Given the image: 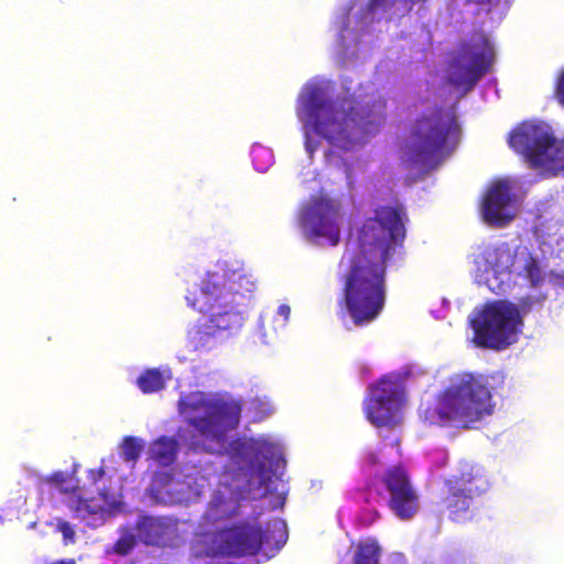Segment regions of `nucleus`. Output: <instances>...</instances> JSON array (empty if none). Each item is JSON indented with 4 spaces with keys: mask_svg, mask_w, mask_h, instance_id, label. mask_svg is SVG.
I'll return each instance as SVG.
<instances>
[{
    "mask_svg": "<svg viewBox=\"0 0 564 564\" xmlns=\"http://www.w3.org/2000/svg\"><path fill=\"white\" fill-rule=\"evenodd\" d=\"M495 58V47L488 35L482 30L474 32L459 43L451 64L448 83L465 93L470 91L491 70Z\"/></svg>",
    "mask_w": 564,
    "mask_h": 564,
    "instance_id": "9d476101",
    "label": "nucleus"
},
{
    "mask_svg": "<svg viewBox=\"0 0 564 564\" xmlns=\"http://www.w3.org/2000/svg\"><path fill=\"white\" fill-rule=\"evenodd\" d=\"M508 143L542 178L564 176V137L549 123L524 121L510 132Z\"/></svg>",
    "mask_w": 564,
    "mask_h": 564,
    "instance_id": "423d86ee",
    "label": "nucleus"
},
{
    "mask_svg": "<svg viewBox=\"0 0 564 564\" xmlns=\"http://www.w3.org/2000/svg\"><path fill=\"white\" fill-rule=\"evenodd\" d=\"M138 539L147 545L165 546L177 538V521L163 517H141L135 525Z\"/></svg>",
    "mask_w": 564,
    "mask_h": 564,
    "instance_id": "f3484780",
    "label": "nucleus"
},
{
    "mask_svg": "<svg viewBox=\"0 0 564 564\" xmlns=\"http://www.w3.org/2000/svg\"><path fill=\"white\" fill-rule=\"evenodd\" d=\"M367 419L377 427L388 424V377L382 376L371 386L366 400Z\"/></svg>",
    "mask_w": 564,
    "mask_h": 564,
    "instance_id": "6ab92c4d",
    "label": "nucleus"
},
{
    "mask_svg": "<svg viewBox=\"0 0 564 564\" xmlns=\"http://www.w3.org/2000/svg\"><path fill=\"white\" fill-rule=\"evenodd\" d=\"M411 376L410 370L390 373V426L400 424L408 404L405 382Z\"/></svg>",
    "mask_w": 564,
    "mask_h": 564,
    "instance_id": "aec40b11",
    "label": "nucleus"
},
{
    "mask_svg": "<svg viewBox=\"0 0 564 564\" xmlns=\"http://www.w3.org/2000/svg\"><path fill=\"white\" fill-rule=\"evenodd\" d=\"M279 531H280V538H281V539H280V541H276V542H275V546H276V549H280V547L284 544V542H285V538H284V531H283V529H281V528H280V529H279Z\"/></svg>",
    "mask_w": 564,
    "mask_h": 564,
    "instance_id": "e433bc0d",
    "label": "nucleus"
},
{
    "mask_svg": "<svg viewBox=\"0 0 564 564\" xmlns=\"http://www.w3.org/2000/svg\"><path fill=\"white\" fill-rule=\"evenodd\" d=\"M381 549L376 542H359L352 557V564H379Z\"/></svg>",
    "mask_w": 564,
    "mask_h": 564,
    "instance_id": "b1692460",
    "label": "nucleus"
},
{
    "mask_svg": "<svg viewBox=\"0 0 564 564\" xmlns=\"http://www.w3.org/2000/svg\"><path fill=\"white\" fill-rule=\"evenodd\" d=\"M544 297H521L518 304L509 301H495L471 319L474 343L480 348L501 350L517 339L522 326V316L535 305H541Z\"/></svg>",
    "mask_w": 564,
    "mask_h": 564,
    "instance_id": "0eeeda50",
    "label": "nucleus"
},
{
    "mask_svg": "<svg viewBox=\"0 0 564 564\" xmlns=\"http://www.w3.org/2000/svg\"><path fill=\"white\" fill-rule=\"evenodd\" d=\"M516 272L528 280L533 288L540 286L544 281V273L538 259L525 247L520 250Z\"/></svg>",
    "mask_w": 564,
    "mask_h": 564,
    "instance_id": "412c9836",
    "label": "nucleus"
},
{
    "mask_svg": "<svg viewBox=\"0 0 564 564\" xmlns=\"http://www.w3.org/2000/svg\"><path fill=\"white\" fill-rule=\"evenodd\" d=\"M360 253L344 278L343 300L355 325L376 319L386 302L388 213L377 212L359 234Z\"/></svg>",
    "mask_w": 564,
    "mask_h": 564,
    "instance_id": "f257e3e1",
    "label": "nucleus"
},
{
    "mask_svg": "<svg viewBox=\"0 0 564 564\" xmlns=\"http://www.w3.org/2000/svg\"><path fill=\"white\" fill-rule=\"evenodd\" d=\"M339 209L328 198L314 199L303 212L301 226L310 240L324 238L330 246L340 241V229L337 224Z\"/></svg>",
    "mask_w": 564,
    "mask_h": 564,
    "instance_id": "f8f14e48",
    "label": "nucleus"
},
{
    "mask_svg": "<svg viewBox=\"0 0 564 564\" xmlns=\"http://www.w3.org/2000/svg\"><path fill=\"white\" fill-rule=\"evenodd\" d=\"M488 489L489 481L482 468L463 463L458 474L444 481L440 505L452 521L466 522L474 516L476 500Z\"/></svg>",
    "mask_w": 564,
    "mask_h": 564,
    "instance_id": "1a4fd4ad",
    "label": "nucleus"
},
{
    "mask_svg": "<svg viewBox=\"0 0 564 564\" xmlns=\"http://www.w3.org/2000/svg\"><path fill=\"white\" fill-rule=\"evenodd\" d=\"M409 217L403 205L390 206V268L403 260V241Z\"/></svg>",
    "mask_w": 564,
    "mask_h": 564,
    "instance_id": "a211bd4d",
    "label": "nucleus"
},
{
    "mask_svg": "<svg viewBox=\"0 0 564 564\" xmlns=\"http://www.w3.org/2000/svg\"><path fill=\"white\" fill-rule=\"evenodd\" d=\"M553 96L555 100L564 107V67L556 77Z\"/></svg>",
    "mask_w": 564,
    "mask_h": 564,
    "instance_id": "7c9ffc66",
    "label": "nucleus"
},
{
    "mask_svg": "<svg viewBox=\"0 0 564 564\" xmlns=\"http://www.w3.org/2000/svg\"><path fill=\"white\" fill-rule=\"evenodd\" d=\"M135 535L127 533L121 535L116 541L112 549L116 554L124 556L132 551V549L135 546Z\"/></svg>",
    "mask_w": 564,
    "mask_h": 564,
    "instance_id": "cd10ccee",
    "label": "nucleus"
},
{
    "mask_svg": "<svg viewBox=\"0 0 564 564\" xmlns=\"http://www.w3.org/2000/svg\"><path fill=\"white\" fill-rule=\"evenodd\" d=\"M218 505H213L209 510H208V513H207V518L213 520V521H216V520H220L224 518L223 514H219L218 512H216V509H217Z\"/></svg>",
    "mask_w": 564,
    "mask_h": 564,
    "instance_id": "c9c22d12",
    "label": "nucleus"
},
{
    "mask_svg": "<svg viewBox=\"0 0 564 564\" xmlns=\"http://www.w3.org/2000/svg\"><path fill=\"white\" fill-rule=\"evenodd\" d=\"M299 115L313 123L317 134L345 150L355 143L357 133L369 132V127L376 122L370 112L360 108L338 109L319 86H311L301 96Z\"/></svg>",
    "mask_w": 564,
    "mask_h": 564,
    "instance_id": "39448f33",
    "label": "nucleus"
},
{
    "mask_svg": "<svg viewBox=\"0 0 564 564\" xmlns=\"http://www.w3.org/2000/svg\"><path fill=\"white\" fill-rule=\"evenodd\" d=\"M388 0H370L358 14L352 17V8L341 13L337 19L338 43L343 48L350 43L358 44L370 24L380 20L386 12Z\"/></svg>",
    "mask_w": 564,
    "mask_h": 564,
    "instance_id": "4468645a",
    "label": "nucleus"
},
{
    "mask_svg": "<svg viewBox=\"0 0 564 564\" xmlns=\"http://www.w3.org/2000/svg\"><path fill=\"white\" fill-rule=\"evenodd\" d=\"M105 474H106V471H105L104 467H99V468H95V469H89L88 470V478H89V480L93 484H97V482H99L104 478Z\"/></svg>",
    "mask_w": 564,
    "mask_h": 564,
    "instance_id": "72a5a7b5",
    "label": "nucleus"
},
{
    "mask_svg": "<svg viewBox=\"0 0 564 564\" xmlns=\"http://www.w3.org/2000/svg\"><path fill=\"white\" fill-rule=\"evenodd\" d=\"M73 516L87 525L96 527L97 520L101 519L102 508L93 502V500L83 499L82 497L70 498L67 503Z\"/></svg>",
    "mask_w": 564,
    "mask_h": 564,
    "instance_id": "5701e85b",
    "label": "nucleus"
},
{
    "mask_svg": "<svg viewBox=\"0 0 564 564\" xmlns=\"http://www.w3.org/2000/svg\"><path fill=\"white\" fill-rule=\"evenodd\" d=\"M52 564H76V562H75V560L69 558V560H61V561H57V562L52 563Z\"/></svg>",
    "mask_w": 564,
    "mask_h": 564,
    "instance_id": "4c0bfd02",
    "label": "nucleus"
},
{
    "mask_svg": "<svg viewBox=\"0 0 564 564\" xmlns=\"http://www.w3.org/2000/svg\"><path fill=\"white\" fill-rule=\"evenodd\" d=\"M278 314L283 317V321L286 322L291 314V308L286 304H282L278 308Z\"/></svg>",
    "mask_w": 564,
    "mask_h": 564,
    "instance_id": "f704fd0d",
    "label": "nucleus"
},
{
    "mask_svg": "<svg viewBox=\"0 0 564 564\" xmlns=\"http://www.w3.org/2000/svg\"><path fill=\"white\" fill-rule=\"evenodd\" d=\"M522 247L513 248L508 242L484 243L474 253V264L482 274L491 273L498 279L517 271Z\"/></svg>",
    "mask_w": 564,
    "mask_h": 564,
    "instance_id": "ddd939ff",
    "label": "nucleus"
},
{
    "mask_svg": "<svg viewBox=\"0 0 564 564\" xmlns=\"http://www.w3.org/2000/svg\"><path fill=\"white\" fill-rule=\"evenodd\" d=\"M256 291V280L242 271L208 272L198 291L188 292L187 304L206 315L188 334L194 350L209 347L216 333L236 327L237 307Z\"/></svg>",
    "mask_w": 564,
    "mask_h": 564,
    "instance_id": "f03ea898",
    "label": "nucleus"
},
{
    "mask_svg": "<svg viewBox=\"0 0 564 564\" xmlns=\"http://www.w3.org/2000/svg\"><path fill=\"white\" fill-rule=\"evenodd\" d=\"M271 533L260 525L241 523L206 534L204 542L207 554L213 557L256 555L270 544Z\"/></svg>",
    "mask_w": 564,
    "mask_h": 564,
    "instance_id": "9b49d317",
    "label": "nucleus"
},
{
    "mask_svg": "<svg viewBox=\"0 0 564 564\" xmlns=\"http://www.w3.org/2000/svg\"><path fill=\"white\" fill-rule=\"evenodd\" d=\"M395 446L398 447V449L400 448V440L395 441Z\"/></svg>",
    "mask_w": 564,
    "mask_h": 564,
    "instance_id": "ea45409f",
    "label": "nucleus"
},
{
    "mask_svg": "<svg viewBox=\"0 0 564 564\" xmlns=\"http://www.w3.org/2000/svg\"><path fill=\"white\" fill-rule=\"evenodd\" d=\"M459 133L454 111L441 106L427 108L411 123L401 160L406 169L427 174L452 152Z\"/></svg>",
    "mask_w": 564,
    "mask_h": 564,
    "instance_id": "20e7f679",
    "label": "nucleus"
},
{
    "mask_svg": "<svg viewBox=\"0 0 564 564\" xmlns=\"http://www.w3.org/2000/svg\"><path fill=\"white\" fill-rule=\"evenodd\" d=\"M368 460L370 464H377L378 459H377V455L375 453H370L368 455Z\"/></svg>",
    "mask_w": 564,
    "mask_h": 564,
    "instance_id": "58836bf2",
    "label": "nucleus"
},
{
    "mask_svg": "<svg viewBox=\"0 0 564 564\" xmlns=\"http://www.w3.org/2000/svg\"><path fill=\"white\" fill-rule=\"evenodd\" d=\"M178 411L195 431L191 447L207 451L205 442L220 443L226 427L235 429L238 425L240 410L231 403L209 399L196 391L178 400Z\"/></svg>",
    "mask_w": 564,
    "mask_h": 564,
    "instance_id": "6e6552de",
    "label": "nucleus"
},
{
    "mask_svg": "<svg viewBox=\"0 0 564 564\" xmlns=\"http://www.w3.org/2000/svg\"><path fill=\"white\" fill-rule=\"evenodd\" d=\"M505 377L500 372L457 373L440 393L437 404L426 405L422 416L430 425L474 429L475 424L494 413L492 394L501 389Z\"/></svg>",
    "mask_w": 564,
    "mask_h": 564,
    "instance_id": "7ed1b4c3",
    "label": "nucleus"
},
{
    "mask_svg": "<svg viewBox=\"0 0 564 564\" xmlns=\"http://www.w3.org/2000/svg\"><path fill=\"white\" fill-rule=\"evenodd\" d=\"M178 451V443L174 437L160 436L150 445L149 457L162 466L174 463Z\"/></svg>",
    "mask_w": 564,
    "mask_h": 564,
    "instance_id": "4be33fe9",
    "label": "nucleus"
},
{
    "mask_svg": "<svg viewBox=\"0 0 564 564\" xmlns=\"http://www.w3.org/2000/svg\"><path fill=\"white\" fill-rule=\"evenodd\" d=\"M99 497L101 498L104 506L101 507L104 509L112 510L117 509L121 506L120 495L110 488H102L99 491Z\"/></svg>",
    "mask_w": 564,
    "mask_h": 564,
    "instance_id": "c85d7f7f",
    "label": "nucleus"
},
{
    "mask_svg": "<svg viewBox=\"0 0 564 564\" xmlns=\"http://www.w3.org/2000/svg\"><path fill=\"white\" fill-rule=\"evenodd\" d=\"M138 387L143 393H154L164 388V379L159 369H148L143 371L138 380Z\"/></svg>",
    "mask_w": 564,
    "mask_h": 564,
    "instance_id": "393cba45",
    "label": "nucleus"
},
{
    "mask_svg": "<svg viewBox=\"0 0 564 564\" xmlns=\"http://www.w3.org/2000/svg\"><path fill=\"white\" fill-rule=\"evenodd\" d=\"M425 1L426 0H390V19L392 17L402 18L413 9L414 4Z\"/></svg>",
    "mask_w": 564,
    "mask_h": 564,
    "instance_id": "bb28decb",
    "label": "nucleus"
},
{
    "mask_svg": "<svg viewBox=\"0 0 564 564\" xmlns=\"http://www.w3.org/2000/svg\"><path fill=\"white\" fill-rule=\"evenodd\" d=\"M68 480V475L65 473V471H54L53 474H51L50 476H47L46 478V481L50 482V484H53L57 487L61 488L62 491L64 492H67L70 490V488H67V487H63L64 484H66ZM75 488L73 487L72 490H74Z\"/></svg>",
    "mask_w": 564,
    "mask_h": 564,
    "instance_id": "c756f323",
    "label": "nucleus"
},
{
    "mask_svg": "<svg viewBox=\"0 0 564 564\" xmlns=\"http://www.w3.org/2000/svg\"><path fill=\"white\" fill-rule=\"evenodd\" d=\"M142 443L134 436H126L121 443V457L124 462L135 463L142 452Z\"/></svg>",
    "mask_w": 564,
    "mask_h": 564,
    "instance_id": "a878e982",
    "label": "nucleus"
},
{
    "mask_svg": "<svg viewBox=\"0 0 564 564\" xmlns=\"http://www.w3.org/2000/svg\"><path fill=\"white\" fill-rule=\"evenodd\" d=\"M57 530L62 533L65 544L75 542V532L67 521L58 520Z\"/></svg>",
    "mask_w": 564,
    "mask_h": 564,
    "instance_id": "2f4dec72",
    "label": "nucleus"
},
{
    "mask_svg": "<svg viewBox=\"0 0 564 564\" xmlns=\"http://www.w3.org/2000/svg\"><path fill=\"white\" fill-rule=\"evenodd\" d=\"M468 3H475L486 8V11L489 13L494 9L498 8L501 4L509 6L511 0H466Z\"/></svg>",
    "mask_w": 564,
    "mask_h": 564,
    "instance_id": "473e14b6",
    "label": "nucleus"
},
{
    "mask_svg": "<svg viewBox=\"0 0 564 564\" xmlns=\"http://www.w3.org/2000/svg\"><path fill=\"white\" fill-rule=\"evenodd\" d=\"M512 202L510 186L505 181L494 183L482 199L481 214L485 223L495 227H505L513 218L507 213V207Z\"/></svg>",
    "mask_w": 564,
    "mask_h": 564,
    "instance_id": "dca6fc26",
    "label": "nucleus"
},
{
    "mask_svg": "<svg viewBox=\"0 0 564 564\" xmlns=\"http://www.w3.org/2000/svg\"><path fill=\"white\" fill-rule=\"evenodd\" d=\"M420 497L403 465L390 468V509L401 520H411L419 511Z\"/></svg>",
    "mask_w": 564,
    "mask_h": 564,
    "instance_id": "2eb2a0df",
    "label": "nucleus"
}]
</instances>
